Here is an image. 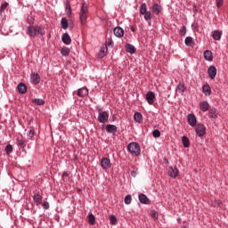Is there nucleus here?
<instances>
[{"label": "nucleus", "mask_w": 228, "mask_h": 228, "mask_svg": "<svg viewBox=\"0 0 228 228\" xmlns=\"http://www.w3.org/2000/svg\"><path fill=\"white\" fill-rule=\"evenodd\" d=\"M127 151L131 154H134V156H140V154H142V148H140V144H138V142H130L127 145Z\"/></svg>", "instance_id": "1"}, {"label": "nucleus", "mask_w": 228, "mask_h": 228, "mask_svg": "<svg viewBox=\"0 0 228 228\" xmlns=\"http://www.w3.org/2000/svg\"><path fill=\"white\" fill-rule=\"evenodd\" d=\"M79 17L81 24H86V19H88V6L85 4L81 6Z\"/></svg>", "instance_id": "2"}, {"label": "nucleus", "mask_w": 228, "mask_h": 228, "mask_svg": "<svg viewBox=\"0 0 228 228\" xmlns=\"http://www.w3.org/2000/svg\"><path fill=\"white\" fill-rule=\"evenodd\" d=\"M110 120V114L106 111H101L98 113V122L100 124H106Z\"/></svg>", "instance_id": "3"}, {"label": "nucleus", "mask_w": 228, "mask_h": 228, "mask_svg": "<svg viewBox=\"0 0 228 228\" xmlns=\"http://www.w3.org/2000/svg\"><path fill=\"white\" fill-rule=\"evenodd\" d=\"M77 95V97H86V95H88V88L86 87H81L79 89H77V91L73 92V95L76 94Z\"/></svg>", "instance_id": "4"}, {"label": "nucleus", "mask_w": 228, "mask_h": 228, "mask_svg": "<svg viewBox=\"0 0 228 228\" xmlns=\"http://www.w3.org/2000/svg\"><path fill=\"white\" fill-rule=\"evenodd\" d=\"M195 131L198 136L202 137L204 134H206V126L202 124H198Z\"/></svg>", "instance_id": "5"}, {"label": "nucleus", "mask_w": 228, "mask_h": 228, "mask_svg": "<svg viewBox=\"0 0 228 228\" xmlns=\"http://www.w3.org/2000/svg\"><path fill=\"white\" fill-rule=\"evenodd\" d=\"M101 167L102 170H108V168L111 167V160H110L108 158L102 159Z\"/></svg>", "instance_id": "6"}, {"label": "nucleus", "mask_w": 228, "mask_h": 228, "mask_svg": "<svg viewBox=\"0 0 228 228\" xmlns=\"http://www.w3.org/2000/svg\"><path fill=\"white\" fill-rule=\"evenodd\" d=\"M27 35L30 37V38H35L37 37V26L30 25L27 28Z\"/></svg>", "instance_id": "7"}, {"label": "nucleus", "mask_w": 228, "mask_h": 228, "mask_svg": "<svg viewBox=\"0 0 228 228\" xmlns=\"http://www.w3.org/2000/svg\"><path fill=\"white\" fill-rule=\"evenodd\" d=\"M154 99H156V94L152 91H150L146 94V101L148 104H154Z\"/></svg>", "instance_id": "8"}, {"label": "nucleus", "mask_w": 228, "mask_h": 228, "mask_svg": "<svg viewBox=\"0 0 228 228\" xmlns=\"http://www.w3.org/2000/svg\"><path fill=\"white\" fill-rule=\"evenodd\" d=\"M187 120L189 126H191V127H195V126H197V117H195L194 114H189L187 116Z\"/></svg>", "instance_id": "9"}, {"label": "nucleus", "mask_w": 228, "mask_h": 228, "mask_svg": "<svg viewBox=\"0 0 228 228\" xmlns=\"http://www.w3.org/2000/svg\"><path fill=\"white\" fill-rule=\"evenodd\" d=\"M177 175H179V169H177V167H169L168 176L172 177L173 179H175Z\"/></svg>", "instance_id": "10"}, {"label": "nucleus", "mask_w": 228, "mask_h": 228, "mask_svg": "<svg viewBox=\"0 0 228 228\" xmlns=\"http://www.w3.org/2000/svg\"><path fill=\"white\" fill-rule=\"evenodd\" d=\"M200 111H203V113H206V111H209V102L207 101L200 102L199 103Z\"/></svg>", "instance_id": "11"}, {"label": "nucleus", "mask_w": 228, "mask_h": 228, "mask_svg": "<svg viewBox=\"0 0 228 228\" xmlns=\"http://www.w3.org/2000/svg\"><path fill=\"white\" fill-rule=\"evenodd\" d=\"M113 33L117 38H122L124 37V28L120 27H116L113 29Z\"/></svg>", "instance_id": "12"}, {"label": "nucleus", "mask_w": 228, "mask_h": 228, "mask_svg": "<svg viewBox=\"0 0 228 228\" xmlns=\"http://www.w3.org/2000/svg\"><path fill=\"white\" fill-rule=\"evenodd\" d=\"M208 74L210 79H215L216 77V67L210 66L208 69Z\"/></svg>", "instance_id": "13"}, {"label": "nucleus", "mask_w": 228, "mask_h": 228, "mask_svg": "<svg viewBox=\"0 0 228 228\" xmlns=\"http://www.w3.org/2000/svg\"><path fill=\"white\" fill-rule=\"evenodd\" d=\"M208 117L210 118H214L215 120H216V118H218V110H216V108H215V107L209 109L208 110Z\"/></svg>", "instance_id": "14"}, {"label": "nucleus", "mask_w": 228, "mask_h": 228, "mask_svg": "<svg viewBox=\"0 0 228 228\" xmlns=\"http://www.w3.org/2000/svg\"><path fill=\"white\" fill-rule=\"evenodd\" d=\"M61 40L63 44H65V45H70V44H72V39L70 38V36L69 35V33H64L61 36Z\"/></svg>", "instance_id": "15"}, {"label": "nucleus", "mask_w": 228, "mask_h": 228, "mask_svg": "<svg viewBox=\"0 0 228 228\" xmlns=\"http://www.w3.org/2000/svg\"><path fill=\"white\" fill-rule=\"evenodd\" d=\"M175 92H176V94H180L181 95H184V92H186V86H184V84L179 83L176 86Z\"/></svg>", "instance_id": "16"}, {"label": "nucleus", "mask_w": 228, "mask_h": 228, "mask_svg": "<svg viewBox=\"0 0 228 228\" xmlns=\"http://www.w3.org/2000/svg\"><path fill=\"white\" fill-rule=\"evenodd\" d=\"M139 199V202H141V204H151V200H149V198L147 197V195L142 193L139 194L138 196Z\"/></svg>", "instance_id": "17"}, {"label": "nucleus", "mask_w": 228, "mask_h": 228, "mask_svg": "<svg viewBox=\"0 0 228 228\" xmlns=\"http://www.w3.org/2000/svg\"><path fill=\"white\" fill-rule=\"evenodd\" d=\"M17 89H18L19 94H26V92H28V86H26V84H24V83H20L17 86Z\"/></svg>", "instance_id": "18"}, {"label": "nucleus", "mask_w": 228, "mask_h": 228, "mask_svg": "<svg viewBox=\"0 0 228 228\" xmlns=\"http://www.w3.org/2000/svg\"><path fill=\"white\" fill-rule=\"evenodd\" d=\"M134 120L138 124H142V122H143V115H142L141 112H135L134 114Z\"/></svg>", "instance_id": "19"}, {"label": "nucleus", "mask_w": 228, "mask_h": 228, "mask_svg": "<svg viewBox=\"0 0 228 228\" xmlns=\"http://www.w3.org/2000/svg\"><path fill=\"white\" fill-rule=\"evenodd\" d=\"M30 79L33 85H38V83H40V75H38V73H33L30 76Z\"/></svg>", "instance_id": "20"}, {"label": "nucleus", "mask_w": 228, "mask_h": 228, "mask_svg": "<svg viewBox=\"0 0 228 228\" xmlns=\"http://www.w3.org/2000/svg\"><path fill=\"white\" fill-rule=\"evenodd\" d=\"M44 198L39 193H37L33 196V200H34L35 204L37 205V206H40L42 204V200Z\"/></svg>", "instance_id": "21"}, {"label": "nucleus", "mask_w": 228, "mask_h": 228, "mask_svg": "<svg viewBox=\"0 0 228 228\" xmlns=\"http://www.w3.org/2000/svg\"><path fill=\"white\" fill-rule=\"evenodd\" d=\"M184 44L189 47H193V45H195V41L193 40V37H185Z\"/></svg>", "instance_id": "22"}, {"label": "nucleus", "mask_w": 228, "mask_h": 228, "mask_svg": "<svg viewBox=\"0 0 228 228\" xmlns=\"http://www.w3.org/2000/svg\"><path fill=\"white\" fill-rule=\"evenodd\" d=\"M204 59L207 61H213V53L209 50L204 52Z\"/></svg>", "instance_id": "23"}, {"label": "nucleus", "mask_w": 228, "mask_h": 228, "mask_svg": "<svg viewBox=\"0 0 228 228\" xmlns=\"http://www.w3.org/2000/svg\"><path fill=\"white\" fill-rule=\"evenodd\" d=\"M161 12V5L159 4H153L152 5V13H155V15H159Z\"/></svg>", "instance_id": "24"}, {"label": "nucleus", "mask_w": 228, "mask_h": 228, "mask_svg": "<svg viewBox=\"0 0 228 228\" xmlns=\"http://www.w3.org/2000/svg\"><path fill=\"white\" fill-rule=\"evenodd\" d=\"M106 129L109 133H110L111 134H115V133H117V126L115 125H107L106 126Z\"/></svg>", "instance_id": "25"}, {"label": "nucleus", "mask_w": 228, "mask_h": 228, "mask_svg": "<svg viewBox=\"0 0 228 228\" xmlns=\"http://www.w3.org/2000/svg\"><path fill=\"white\" fill-rule=\"evenodd\" d=\"M65 13L68 15V17H70L72 15V7L70 6V3L67 2L65 4Z\"/></svg>", "instance_id": "26"}, {"label": "nucleus", "mask_w": 228, "mask_h": 228, "mask_svg": "<svg viewBox=\"0 0 228 228\" xmlns=\"http://www.w3.org/2000/svg\"><path fill=\"white\" fill-rule=\"evenodd\" d=\"M125 47H126V53H129L130 54H134L135 53L134 45L131 44H126Z\"/></svg>", "instance_id": "27"}, {"label": "nucleus", "mask_w": 228, "mask_h": 228, "mask_svg": "<svg viewBox=\"0 0 228 228\" xmlns=\"http://www.w3.org/2000/svg\"><path fill=\"white\" fill-rule=\"evenodd\" d=\"M212 38H214V40H220L222 38V32L220 30H214Z\"/></svg>", "instance_id": "28"}, {"label": "nucleus", "mask_w": 228, "mask_h": 228, "mask_svg": "<svg viewBox=\"0 0 228 228\" xmlns=\"http://www.w3.org/2000/svg\"><path fill=\"white\" fill-rule=\"evenodd\" d=\"M106 53H108V46L101 48V51L97 54V58H104V56H106Z\"/></svg>", "instance_id": "29"}, {"label": "nucleus", "mask_w": 228, "mask_h": 228, "mask_svg": "<svg viewBox=\"0 0 228 228\" xmlns=\"http://www.w3.org/2000/svg\"><path fill=\"white\" fill-rule=\"evenodd\" d=\"M202 92L205 95H211V86L209 85H204L202 86Z\"/></svg>", "instance_id": "30"}, {"label": "nucleus", "mask_w": 228, "mask_h": 228, "mask_svg": "<svg viewBox=\"0 0 228 228\" xmlns=\"http://www.w3.org/2000/svg\"><path fill=\"white\" fill-rule=\"evenodd\" d=\"M182 142H183L184 149H188V147H190V139L188 138V136L183 135L182 137Z\"/></svg>", "instance_id": "31"}, {"label": "nucleus", "mask_w": 228, "mask_h": 228, "mask_svg": "<svg viewBox=\"0 0 228 228\" xmlns=\"http://www.w3.org/2000/svg\"><path fill=\"white\" fill-rule=\"evenodd\" d=\"M139 12H140L141 15H145V12H148L147 11V4L142 3L139 7Z\"/></svg>", "instance_id": "32"}, {"label": "nucleus", "mask_w": 228, "mask_h": 228, "mask_svg": "<svg viewBox=\"0 0 228 228\" xmlns=\"http://www.w3.org/2000/svg\"><path fill=\"white\" fill-rule=\"evenodd\" d=\"M37 34L44 37L45 35V28L42 26H36Z\"/></svg>", "instance_id": "33"}, {"label": "nucleus", "mask_w": 228, "mask_h": 228, "mask_svg": "<svg viewBox=\"0 0 228 228\" xmlns=\"http://www.w3.org/2000/svg\"><path fill=\"white\" fill-rule=\"evenodd\" d=\"M87 221L90 225H95V216L94 214H89L87 216Z\"/></svg>", "instance_id": "34"}, {"label": "nucleus", "mask_w": 228, "mask_h": 228, "mask_svg": "<svg viewBox=\"0 0 228 228\" xmlns=\"http://www.w3.org/2000/svg\"><path fill=\"white\" fill-rule=\"evenodd\" d=\"M32 102L34 104H37V106H44V104H45V101H44V99H40V98H36V99L32 100Z\"/></svg>", "instance_id": "35"}, {"label": "nucleus", "mask_w": 228, "mask_h": 228, "mask_svg": "<svg viewBox=\"0 0 228 228\" xmlns=\"http://www.w3.org/2000/svg\"><path fill=\"white\" fill-rule=\"evenodd\" d=\"M61 26L62 29H67V28H69V20H67V18H61Z\"/></svg>", "instance_id": "36"}, {"label": "nucleus", "mask_w": 228, "mask_h": 228, "mask_svg": "<svg viewBox=\"0 0 228 228\" xmlns=\"http://www.w3.org/2000/svg\"><path fill=\"white\" fill-rule=\"evenodd\" d=\"M61 54L62 56H69V54H70V49H69L68 47H62L61 49Z\"/></svg>", "instance_id": "37"}, {"label": "nucleus", "mask_w": 228, "mask_h": 228, "mask_svg": "<svg viewBox=\"0 0 228 228\" xmlns=\"http://www.w3.org/2000/svg\"><path fill=\"white\" fill-rule=\"evenodd\" d=\"M144 20H152V12L151 11L146 12L144 14Z\"/></svg>", "instance_id": "38"}, {"label": "nucleus", "mask_w": 228, "mask_h": 228, "mask_svg": "<svg viewBox=\"0 0 228 228\" xmlns=\"http://www.w3.org/2000/svg\"><path fill=\"white\" fill-rule=\"evenodd\" d=\"M4 151H5V154L10 155V154H12V152H13V146H12V144H8L5 147Z\"/></svg>", "instance_id": "39"}, {"label": "nucleus", "mask_w": 228, "mask_h": 228, "mask_svg": "<svg viewBox=\"0 0 228 228\" xmlns=\"http://www.w3.org/2000/svg\"><path fill=\"white\" fill-rule=\"evenodd\" d=\"M110 222L111 225H117L118 221H117V217L115 216V215H111L110 216Z\"/></svg>", "instance_id": "40"}, {"label": "nucleus", "mask_w": 228, "mask_h": 228, "mask_svg": "<svg viewBox=\"0 0 228 228\" xmlns=\"http://www.w3.org/2000/svg\"><path fill=\"white\" fill-rule=\"evenodd\" d=\"M17 145L18 147H21L22 149H24V147H26V141L17 139Z\"/></svg>", "instance_id": "41"}, {"label": "nucleus", "mask_w": 228, "mask_h": 228, "mask_svg": "<svg viewBox=\"0 0 228 228\" xmlns=\"http://www.w3.org/2000/svg\"><path fill=\"white\" fill-rule=\"evenodd\" d=\"M132 200H133V198H132L131 194H128L125 197L124 202H125V204L129 205V204H131Z\"/></svg>", "instance_id": "42"}, {"label": "nucleus", "mask_w": 228, "mask_h": 228, "mask_svg": "<svg viewBox=\"0 0 228 228\" xmlns=\"http://www.w3.org/2000/svg\"><path fill=\"white\" fill-rule=\"evenodd\" d=\"M152 136L153 138H159V136H161V132H159L158 129H155L152 131Z\"/></svg>", "instance_id": "43"}, {"label": "nucleus", "mask_w": 228, "mask_h": 228, "mask_svg": "<svg viewBox=\"0 0 228 228\" xmlns=\"http://www.w3.org/2000/svg\"><path fill=\"white\" fill-rule=\"evenodd\" d=\"M223 202L220 200H216L214 202H212L213 208H218V206H222Z\"/></svg>", "instance_id": "44"}, {"label": "nucleus", "mask_w": 228, "mask_h": 228, "mask_svg": "<svg viewBox=\"0 0 228 228\" xmlns=\"http://www.w3.org/2000/svg\"><path fill=\"white\" fill-rule=\"evenodd\" d=\"M180 35L182 37H184L186 35V26H183L181 28H180Z\"/></svg>", "instance_id": "45"}, {"label": "nucleus", "mask_w": 228, "mask_h": 228, "mask_svg": "<svg viewBox=\"0 0 228 228\" xmlns=\"http://www.w3.org/2000/svg\"><path fill=\"white\" fill-rule=\"evenodd\" d=\"M6 8H8V3L4 2V4H2L0 10H1V12H3L4 10H6Z\"/></svg>", "instance_id": "46"}, {"label": "nucleus", "mask_w": 228, "mask_h": 228, "mask_svg": "<svg viewBox=\"0 0 228 228\" xmlns=\"http://www.w3.org/2000/svg\"><path fill=\"white\" fill-rule=\"evenodd\" d=\"M27 136L28 138H33L35 136V130H29Z\"/></svg>", "instance_id": "47"}, {"label": "nucleus", "mask_w": 228, "mask_h": 228, "mask_svg": "<svg viewBox=\"0 0 228 228\" xmlns=\"http://www.w3.org/2000/svg\"><path fill=\"white\" fill-rule=\"evenodd\" d=\"M151 218H155V220H158L159 216H158V213L156 212V210L151 211Z\"/></svg>", "instance_id": "48"}, {"label": "nucleus", "mask_w": 228, "mask_h": 228, "mask_svg": "<svg viewBox=\"0 0 228 228\" xmlns=\"http://www.w3.org/2000/svg\"><path fill=\"white\" fill-rule=\"evenodd\" d=\"M216 4L217 8H220L224 4V0H216Z\"/></svg>", "instance_id": "49"}, {"label": "nucleus", "mask_w": 228, "mask_h": 228, "mask_svg": "<svg viewBox=\"0 0 228 228\" xmlns=\"http://www.w3.org/2000/svg\"><path fill=\"white\" fill-rule=\"evenodd\" d=\"M49 203L47 201H44L42 203V208H44L45 209H49Z\"/></svg>", "instance_id": "50"}, {"label": "nucleus", "mask_w": 228, "mask_h": 228, "mask_svg": "<svg viewBox=\"0 0 228 228\" xmlns=\"http://www.w3.org/2000/svg\"><path fill=\"white\" fill-rule=\"evenodd\" d=\"M107 45H108V47L113 48V45H115V43L112 40H109L107 42Z\"/></svg>", "instance_id": "51"}, {"label": "nucleus", "mask_w": 228, "mask_h": 228, "mask_svg": "<svg viewBox=\"0 0 228 228\" xmlns=\"http://www.w3.org/2000/svg\"><path fill=\"white\" fill-rule=\"evenodd\" d=\"M191 28L192 29H199V25L195 24V23H192L191 24Z\"/></svg>", "instance_id": "52"}, {"label": "nucleus", "mask_w": 228, "mask_h": 228, "mask_svg": "<svg viewBox=\"0 0 228 228\" xmlns=\"http://www.w3.org/2000/svg\"><path fill=\"white\" fill-rule=\"evenodd\" d=\"M62 179H65V177H69V173L68 172H64L61 175Z\"/></svg>", "instance_id": "53"}, {"label": "nucleus", "mask_w": 228, "mask_h": 228, "mask_svg": "<svg viewBox=\"0 0 228 228\" xmlns=\"http://www.w3.org/2000/svg\"><path fill=\"white\" fill-rule=\"evenodd\" d=\"M130 29H131V31H132L133 33H134V32L136 31V28H134V26H131V27H130Z\"/></svg>", "instance_id": "54"}, {"label": "nucleus", "mask_w": 228, "mask_h": 228, "mask_svg": "<svg viewBox=\"0 0 228 228\" xmlns=\"http://www.w3.org/2000/svg\"><path fill=\"white\" fill-rule=\"evenodd\" d=\"M96 110L99 111V113H101V111H103L102 109L101 108V106H97Z\"/></svg>", "instance_id": "55"}, {"label": "nucleus", "mask_w": 228, "mask_h": 228, "mask_svg": "<svg viewBox=\"0 0 228 228\" xmlns=\"http://www.w3.org/2000/svg\"><path fill=\"white\" fill-rule=\"evenodd\" d=\"M131 175H132V177H134L136 175V171H132Z\"/></svg>", "instance_id": "56"}, {"label": "nucleus", "mask_w": 228, "mask_h": 228, "mask_svg": "<svg viewBox=\"0 0 228 228\" xmlns=\"http://www.w3.org/2000/svg\"><path fill=\"white\" fill-rule=\"evenodd\" d=\"M164 161H165V163H167V165H168V159H164Z\"/></svg>", "instance_id": "57"}, {"label": "nucleus", "mask_w": 228, "mask_h": 228, "mask_svg": "<svg viewBox=\"0 0 228 228\" xmlns=\"http://www.w3.org/2000/svg\"><path fill=\"white\" fill-rule=\"evenodd\" d=\"M177 222H178V224H181V217L177 218Z\"/></svg>", "instance_id": "58"}]
</instances>
